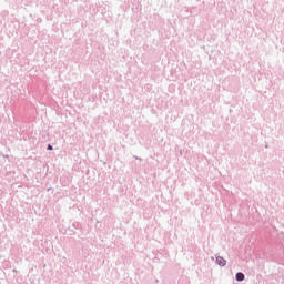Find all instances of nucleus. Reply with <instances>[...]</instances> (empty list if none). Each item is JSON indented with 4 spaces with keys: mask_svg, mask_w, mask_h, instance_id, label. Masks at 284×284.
I'll return each instance as SVG.
<instances>
[{
    "mask_svg": "<svg viewBox=\"0 0 284 284\" xmlns=\"http://www.w3.org/2000/svg\"><path fill=\"white\" fill-rule=\"evenodd\" d=\"M216 263H217V265H220L221 267H225V265H226L227 262L225 261V258L219 256V257H216Z\"/></svg>",
    "mask_w": 284,
    "mask_h": 284,
    "instance_id": "nucleus-1",
    "label": "nucleus"
},
{
    "mask_svg": "<svg viewBox=\"0 0 284 284\" xmlns=\"http://www.w3.org/2000/svg\"><path fill=\"white\" fill-rule=\"evenodd\" d=\"M48 150H52V145L49 144V145H48Z\"/></svg>",
    "mask_w": 284,
    "mask_h": 284,
    "instance_id": "nucleus-3",
    "label": "nucleus"
},
{
    "mask_svg": "<svg viewBox=\"0 0 284 284\" xmlns=\"http://www.w3.org/2000/svg\"><path fill=\"white\" fill-rule=\"evenodd\" d=\"M236 281L241 282V281H245V275L243 273H237L236 274Z\"/></svg>",
    "mask_w": 284,
    "mask_h": 284,
    "instance_id": "nucleus-2",
    "label": "nucleus"
}]
</instances>
